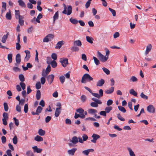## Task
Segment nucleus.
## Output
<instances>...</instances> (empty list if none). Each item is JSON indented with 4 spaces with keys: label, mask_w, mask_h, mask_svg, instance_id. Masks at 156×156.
<instances>
[{
    "label": "nucleus",
    "mask_w": 156,
    "mask_h": 156,
    "mask_svg": "<svg viewBox=\"0 0 156 156\" xmlns=\"http://www.w3.org/2000/svg\"><path fill=\"white\" fill-rule=\"evenodd\" d=\"M93 78L88 73L85 74L82 77L81 82L82 83H85L87 82H90L92 81Z\"/></svg>",
    "instance_id": "f257e3e1"
},
{
    "label": "nucleus",
    "mask_w": 156,
    "mask_h": 156,
    "mask_svg": "<svg viewBox=\"0 0 156 156\" xmlns=\"http://www.w3.org/2000/svg\"><path fill=\"white\" fill-rule=\"evenodd\" d=\"M64 7V10L62 11V13L65 14H67V15H70L72 12V7L71 5H69L68 6L67 9V12L66 8V5L63 4Z\"/></svg>",
    "instance_id": "f03ea898"
},
{
    "label": "nucleus",
    "mask_w": 156,
    "mask_h": 156,
    "mask_svg": "<svg viewBox=\"0 0 156 156\" xmlns=\"http://www.w3.org/2000/svg\"><path fill=\"white\" fill-rule=\"evenodd\" d=\"M97 54V57L101 62H105L108 60V57L104 56L100 52L98 51Z\"/></svg>",
    "instance_id": "7ed1b4c3"
},
{
    "label": "nucleus",
    "mask_w": 156,
    "mask_h": 156,
    "mask_svg": "<svg viewBox=\"0 0 156 156\" xmlns=\"http://www.w3.org/2000/svg\"><path fill=\"white\" fill-rule=\"evenodd\" d=\"M59 61L64 67H66L68 64V59L66 58H61L60 59Z\"/></svg>",
    "instance_id": "20e7f679"
},
{
    "label": "nucleus",
    "mask_w": 156,
    "mask_h": 156,
    "mask_svg": "<svg viewBox=\"0 0 156 156\" xmlns=\"http://www.w3.org/2000/svg\"><path fill=\"white\" fill-rule=\"evenodd\" d=\"M83 139L81 137H78L79 142L81 143H83L84 141H86L88 138V136L86 134H83L82 136Z\"/></svg>",
    "instance_id": "39448f33"
},
{
    "label": "nucleus",
    "mask_w": 156,
    "mask_h": 156,
    "mask_svg": "<svg viewBox=\"0 0 156 156\" xmlns=\"http://www.w3.org/2000/svg\"><path fill=\"white\" fill-rule=\"evenodd\" d=\"M92 137L93 139L91 140V141L94 143L96 142V140L100 138V136L94 133L92 136Z\"/></svg>",
    "instance_id": "423d86ee"
},
{
    "label": "nucleus",
    "mask_w": 156,
    "mask_h": 156,
    "mask_svg": "<svg viewBox=\"0 0 156 156\" xmlns=\"http://www.w3.org/2000/svg\"><path fill=\"white\" fill-rule=\"evenodd\" d=\"M147 110L149 112L151 113H154L155 112V109L153 106L150 105L147 106Z\"/></svg>",
    "instance_id": "0eeeda50"
},
{
    "label": "nucleus",
    "mask_w": 156,
    "mask_h": 156,
    "mask_svg": "<svg viewBox=\"0 0 156 156\" xmlns=\"http://www.w3.org/2000/svg\"><path fill=\"white\" fill-rule=\"evenodd\" d=\"M77 112L79 113L81 116V118L84 119L85 118V116L84 114V110L82 108H79L76 110Z\"/></svg>",
    "instance_id": "6e6552de"
},
{
    "label": "nucleus",
    "mask_w": 156,
    "mask_h": 156,
    "mask_svg": "<svg viewBox=\"0 0 156 156\" xmlns=\"http://www.w3.org/2000/svg\"><path fill=\"white\" fill-rule=\"evenodd\" d=\"M54 77V75L53 74L49 75L48 76L47 80L50 84H51L53 82Z\"/></svg>",
    "instance_id": "1a4fd4ad"
},
{
    "label": "nucleus",
    "mask_w": 156,
    "mask_h": 156,
    "mask_svg": "<svg viewBox=\"0 0 156 156\" xmlns=\"http://www.w3.org/2000/svg\"><path fill=\"white\" fill-rule=\"evenodd\" d=\"M152 48V45L151 44H148L146 47V50L145 52V55H147L150 52Z\"/></svg>",
    "instance_id": "9d476101"
},
{
    "label": "nucleus",
    "mask_w": 156,
    "mask_h": 156,
    "mask_svg": "<svg viewBox=\"0 0 156 156\" xmlns=\"http://www.w3.org/2000/svg\"><path fill=\"white\" fill-rule=\"evenodd\" d=\"M25 52L26 53V56L24 58V61L25 62H27L30 58V51L28 50H25Z\"/></svg>",
    "instance_id": "9b49d317"
},
{
    "label": "nucleus",
    "mask_w": 156,
    "mask_h": 156,
    "mask_svg": "<svg viewBox=\"0 0 156 156\" xmlns=\"http://www.w3.org/2000/svg\"><path fill=\"white\" fill-rule=\"evenodd\" d=\"M70 141L73 144H76L79 142L78 138L76 136H74L72 138Z\"/></svg>",
    "instance_id": "f8f14e48"
},
{
    "label": "nucleus",
    "mask_w": 156,
    "mask_h": 156,
    "mask_svg": "<svg viewBox=\"0 0 156 156\" xmlns=\"http://www.w3.org/2000/svg\"><path fill=\"white\" fill-rule=\"evenodd\" d=\"M127 149L129 153L130 156H136L135 154L131 147H128Z\"/></svg>",
    "instance_id": "ddd939ff"
},
{
    "label": "nucleus",
    "mask_w": 156,
    "mask_h": 156,
    "mask_svg": "<svg viewBox=\"0 0 156 156\" xmlns=\"http://www.w3.org/2000/svg\"><path fill=\"white\" fill-rule=\"evenodd\" d=\"M64 42L63 41H58L57 44L55 48L56 49H60L62 45L64 44Z\"/></svg>",
    "instance_id": "4468645a"
},
{
    "label": "nucleus",
    "mask_w": 156,
    "mask_h": 156,
    "mask_svg": "<svg viewBox=\"0 0 156 156\" xmlns=\"http://www.w3.org/2000/svg\"><path fill=\"white\" fill-rule=\"evenodd\" d=\"M94 151V150L92 149H89L83 151L82 153L86 156H87L90 152H93Z\"/></svg>",
    "instance_id": "2eb2a0df"
},
{
    "label": "nucleus",
    "mask_w": 156,
    "mask_h": 156,
    "mask_svg": "<svg viewBox=\"0 0 156 156\" xmlns=\"http://www.w3.org/2000/svg\"><path fill=\"white\" fill-rule=\"evenodd\" d=\"M105 83V80L103 79H101L97 82L96 85L97 86L101 87Z\"/></svg>",
    "instance_id": "dca6fc26"
},
{
    "label": "nucleus",
    "mask_w": 156,
    "mask_h": 156,
    "mask_svg": "<svg viewBox=\"0 0 156 156\" xmlns=\"http://www.w3.org/2000/svg\"><path fill=\"white\" fill-rule=\"evenodd\" d=\"M76 150V148H73L71 150H69L67 152L69 155L73 156L74 155L75 152Z\"/></svg>",
    "instance_id": "f3484780"
},
{
    "label": "nucleus",
    "mask_w": 156,
    "mask_h": 156,
    "mask_svg": "<svg viewBox=\"0 0 156 156\" xmlns=\"http://www.w3.org/2000/svg\"><path fill=\"white\" fill-rule=\"evenodd\" d=\"M114 87H112L106 90L105 91V93L107 94H112L114 91Z\"/></svg>",
    "instance_id": "a211bd4d"
},
{
    "label": "nucleus",
    "mask_w": 156,
    "mask_h": 156,
    "mask_svg": "<svg viewBox=\"0 0 156 156\" xmlns=\"http://www.w3.org/2000/svg\"><path fill=\"white\" fill-rule=\"evenodd\" d=\"M16 60L18 64H20L21 61V56L20 54H17L16 57Z\"/></svg>",
    "instance_id": "6ab92c4d"
},
{
    "label": "nucleus",
    "mask_w": 156,
    "mask_h": 156,
    "mask_svg": "<svg viewBox=\"0 0 156 156\" xmlns=\"http://www.w3.org/2000/svg\"><path fill=\"white\" fill-rule=\"evenodd\" d=\"M89 114L91 115H94L97 112V110L94 109H90L88 110Z\"/></svg>",
    "instance_id": "aec40b11"
},
{
    "label": "nucleus",
    "mask_w": 156,
    "mask_h": 156,
    "mask_svg": "<svg viewBox=\"0 0 156 156\" xmlns=\"http://www.w3.org/2000/svg\"><path fill=\"white\" fill-rule=\"evenodd\" d=\"M33 149L34 150V151L38 153H41L42 150V149L38 148L37 146H35L32 147Z\"/></svg>",
    "instance_id": "412c9836"
},
{
    "label": "nucleus",
    "mask_w": 156,
    "mask_h": 156,
    "mask_svg": "<svg viewBox=\"0 0 156 156\" xmlns=\"http://www.w3.org/2000/svg\"><path fill=\"white\" fill-rule=\"evenodd\" d=\"M61 110L60 108H56L55 111V117H58L61 113Z\"/></svg>",
    "instance_id": "4be33fe9"
},
{
    "label": "nucleus",
    "mask_w": 156,
    "mask_h": 156,
    "mask_svg": "<svg viewBox=\"0 0 156 156\" xmlns=\"http://www.w3.org/2000/svg\"><path fill=\"white\" fill-rule=\"evenodd\" d=\"M34 140L37 142H40L43 140V138L39 135H37L34 137Z\"/></svg>",
    "instance_id": "5701e85b"
},
{
    "label": "nucleus",
    "mask_w": 156,
    "mask_h": 156,
    "mask_svg": "<svg viewBox=\"0 0 156 156\" xmlns=\"http://www.w3.org/2000/svg\"><path fill=\"white\" fill-rule=\"evenodd\" d=\"M15 16L16 18V19H18V18L21 17V19H23V17L22 16H21L20 15V12L19 10H15Z\"/></svg>",
    "instance_id": "b1692460"
},
{
    "label": "nucleus",
    "mask_w": 156,
    "mask_h": 156,
    "mask_svg": "<svg viewBox=\"0 0 156 156\" xmlns=\"http://www.w3.org/2000/svg\"><path fill=\"white\" fill-rule=\"evenodd\" d=\"M9 35V33H7V34L6 35H4L3 36L2 39V42L3 43H5L8 38V36Z\"/></svg>",
    "instance_id": "393cba45"
},
{
    "label": "nucleus",
    "mask_w": 156,
    "mask_h": 156,
    "mask_svg": "<svg viewBox=\"0 0 156 156\" xmlns=\"http://www.w3.org/2000/svg\"><path fill=\"white\" fill-rule=\"evenodd\" d=\"M18 2L19 5L21 7L25 8L26 7V4L22 0H19Z\"/></svg>",
    "instance_id": "a878e982"
},
{
    "label": "nucleus",
    "mask_w": 156,
    "mask_h": 156,
    "mask_svg": "<svg viewBox=\"0 0 156 156\" xmlns=\"http://www.w3.org/2000/svg\"><path fill=\"white\" fill-rule=\"evenodd\" d=\"M2 12H4L6 10V4L4 2H2Z\"/></svg>",
    "instance_id": "bb28decb"
},
{
    "label": "nucleus",
    "mask_w": 156,
    "mask_h": 156,
    "mask_svg": "<svg viewBox=\"0 0 156 156\" xmlns=\"http://www.w3.org/2000/svg\"><path fill=\"white\" fill-rule=\"evenodd\" d=\"M86 40L87 41L90 43V44H92L93 42L92 41L94 40L93 39L90 37L89 36H87L86 37Z\"/></svg>",
    "instance_id": "cd10ccee"
},
{
    "label": "nucleus",
    "mask_w": 156,
    "mask_h": 156,
    "mask_svg": "<svg viewBox=\"0 0 156 156\" xmlns=\"http://www.w3.org/2000/svg\"><path fill=\"white\" fill-rule=\"evenodd\" d=\"M41 97V93L40 90H37L36 94V98L37 100H39L40 99Z\"/></svg>",
    "instance_id": "c85d7f7f"
},
{
    "label": "nucleus",
    "mask_w": 156,
    "mask_h": 156,
    "mask_svg": "<svg viewBox=\"0 0 156 156\" xmlns=\"http://www.w3.org/2000/svg\"><path fill=\"white\" fill-rule=\"evenodd\" d=\"M45 131L41 129H39L38 131V134L41 136H43L45 134Z\"/></svg>",
    "instance_id": "c756f323"
},
{
    "label": "nucleus",
    "mask_w": 156,
    "mask_h": 156,
    "mask_svg": "<svg viewBox=\"0 0 156 156\" xmlns=\"http://www.w3.org/2000/svg\"><path fill=\"white\" fill-rule=\"evenodd\" d=\"M5 17L7 20H10L12 18V16L10 11L7 13Z\"/></svg>",
    "instance_id": "7c9ffc66"
},
{
    "label": "nucleus",
    "mask_w": 156,
    "mask_h": 156,
    "mask_svg": "<svg viewBox=\"0 0 156 156\" xmlns=\"http://www.w3.org/2000/svg\"><path fill=\"white\" fill-rule=\"evenodd\" d=\"M74 44L78 46H81L82 45V44L81 41L80 40H78L74 41Z\"/></svg>",
    "instance_id": "2f4dec72"
},
{
    "label": "nucleus",
    "mask_w": 156,
    "mask_h": 156,
    "mask_svg": "<svg viewBox=\"0 0 156 156\" xmlns=\"http://www.w3.org/2000/svg\"><path fill=\"white\" fill-rule=\"evenodd\" d=\"M129 93L130 94L133 95L134 96H136L137 94L133 89H132L129 90Z\"/></svg>",
    "instance_id": "473e14b6"
},
{
    "label": "nucleus",
    "mask_w": 156,
    "mask_h": 156,
    "mask_svg": "<svg viewBox=\"0 0 156 156\" xmlns=\"http://www.w3.org/2000/svg\"><path fill=\"white\" fill-rule=\"evenodd\" d=\"M42 17V14L41 13H39L36 19V21L38 23H40V19H41Z\"/></svg>",
    "instance_id": "72a5a7b5"
},
{
    "label": "nucleus",
    "mask_w": 156,
    "mask_h": 156,
    "mask_svg": "<svg viewBox=\"0 0 156 156\" xmlns=\"http://www.w3.org/2000/svg\"><path fill=\"white\" fill-rule=\"evenodd\" d=\"M112 109V107L111 106L106 107L105 109V111L106 113H109Z\"/></svg>",
    "instance_id": "f704fd0d"
},
{
    "label": "nucleus",
    "mask_w": 156,
    "mask_h": 156,
    "mask_svg": "<svg viewBox=\"0 0 156 156\" xmlns=\"http://www.w3.org/2000/svg\"><path fill=\"white\" fill-rule=\"evenodd\" d=\"M51 66L53 68H55L57 66V64L56 62L54 60H53L51 62Z\"/></svg>",
    "instance_id": "c9c22d12"
},
{
    "label": "nucleus",
    "mask_w": 156,
    "mask_h": 156,
    "mask_svg": "<svg viewBox=\"0 0 156 156\" xmlns=\"http://www.w3.org/2000/svg\"><path fill=\"white\" fill-rule=\"evenodd\" d=\"M93 59L95 64L97 65H98L100 64V61L98 59L94 56L93 57Z\"/></svg>",
    "instance_id": "e433bc0d"
},
{
    "label": "nucleus",
    "mask_w": 156,
    "mask_h": 156,
    "mask_svg": "<svg viewBox=\"0 0 156 156\" xmlns=\"http://www.w3.org/2000/svg\"><path fill=\"white\" fill-rule=\"evenodd\" d=\"M118 108L119 110L123 113H125L126 112V110L125 108L122 106H118Z\"/></svg>",
    "instance_id": "4c0bfd02"
},
{
    "label": "nucleus",
    "mask_w": 156,
    "mask_h": 156,
    "mask_svg": "<svg viewBox=\"0 0 156 156\" xmlns=\"http://www.w3.org/2000/svg\"><path fill=\"white\" fill-rule=\"evenodd\" d=\"M70 21L73 24H76L78 21L75 19H73L71 18L69 19Z\"/></svg>",
    "instance_id": "58836bf2"
},
{
    "label": "nucleus",
    "mask_w": 156,
    "mask_h": 156,
    "mask_svg": "<svg viewBox=\"0 0 156 156\" xmlns=\"http://www.w3.org/2000/svg\"><path fill=\"white\" fill-rule=\"evenodd\" d=\"M92 100L94 101V102L98 103L99 104H102L101 101L100 100L97 98H93Z\"/></svg>",
    "instance_id": "ea45409f"
},
{
    "label": "nucleus",
    "mask_w": 156,
    "mask_h": 156,
    "mask_svg": "<svg viewBox=\"0 0 156 156\" xmlns=\"http://www.w3.org/2000/svg\"><path fill=\"white\" fill-rule=\"evenodd\" d=\"M48 38L49 41H51L52 39H53L54 37V35L52 34H49L46 36Z\"/></svg>",
    "instance_id": "a19ab883"
},
{
    "label": "nucleus",
    "mask_w": 156,
    "mask_h": 156,
    "mask_svg": "<svg viewBox=\"0 0 156 156\" xmlns=\"http://www.w3.org/2000/svg\"><path fill=\"white\" fill-rule=\"evenodd\" d=\"M8 59L9 63H11L12 61V54H10L8 55Z\"/></svg>",
    "instance_id": "79ce46f5"
},
{
    "label": "nucleus",
    "mask_w": 156,
    "mask_h": 156,
    "mask_svg": "<svg viewBox=\"0 0 156 156\" xmlns=\"http://www.w3.org/2000/svg\"><path fill=\"white\" fill-rule=\"evenodd\" d=\"M58 17V11L55 12L53 16V21H55L57 19Z\"/></svg>",
    "instance_id": "37998d69"
},
{
    "label": "nucleus",
    "mask_w": 156,
    "mask_h": 156,
    "mask_svg": "<svg viewBox=\"0 0 156 156\" xmlns=\"http://www.w3.org/2000/svg\"><path fill=\"white\" fill-rule=\"evenodd\" d=\"M42 110V108L40 106H38L36 110V112L38 113V114L39 115L41 112Z\"/></svg>",
    "instance_id": "c03bdc74"
},
{
    "label": "nucleus",
    "mask_w": 156,
    "mask_h": 156,
    "mask_svg": "<svg viewBox=\"0 0 156 156\" xmlns=\"http://www.w3.org/2000/svg\"><path fill=\"white\" fill-rule=\"evenodd\" d=\"M12 141L13 143L16 144L17 143L18 140H17V137L16 136H15L12 139Z\"/></svg>",
    "instance_id": "a18cd8bd"
},
{
    "label": "nucleus",
    "mask_w": 156,
    "mask_h": 156,
    "mask_svg": "<svg viewBox=\"0 0 156 156\" xmlns=\"http://www.w3.org/2000/svg\"><path fill=\"white\" fill-rule=\"evenodd\" d=\"M19 78L20 80L22 82L24 81L25 78L23 74H20L19 75Z\"/></svg>",
    "instance_id": "49530a36"
},
{
    "label": "nucleus",
    "mask_w": 156,
    "mask_h": 156,
    "mask_svg": "<svg viewBox=\"0 0 156 156\" xmlns=\"http://www.w3.org/2000/svg\"><path fill=\"white\" fill-rule=\"evenodd\" d=\"M65 77L63 76H61L59 77V80L61 83L63 84L65 81Z\"/></svg>",
    "instance_id": "de8ad7c7"
},
{
    "label": "nucleus",
    "mask_w": 156,
    "mask_h": 156,
    "mask_svg": "<svg viewBox=\"0 0 156 156\" xmlns=\"http://www.w3.org/2000/svg\"><path fill=\"white\" fill-rule=\"evenodd\" d=\"M36 88L37 89H39L41 87V84L40 82H38L35 85Z\"/></svg>",
    "instance_id": "09e8293b"
},
{
    "label": "nucleus",
    "mask_w": 156,
    "mask_h": 156,
    "mask_svg": "<svg viewBox=\"0 0 156 156\" xmlns=\"http://www.w3.org/2000/svg\"><path fill=\"white\" fill-rule=\"evenodd\" d=\"M51 70V66L50 65H48L46 69L45 72L47 73V74H48L50 72Z\"/></svg>",
    "instance_id": "8fccbe9b"
},
{
    "label": "nucleus",
    "mask_w": 156,
    "mask_h": 156,
    "mask_svg": "<svg viewBox=\"0 0 156 156\" xmlns=\"http://www.w3.org/2000/svg\"><path fill=\"white\" fill-rule=\"evenodd\" d=\"M141 98L147 100L148 99V97L145 95L143 92H142L140 95Z\"/></svg>",
    "instance_id": "3c124183"
},
{
    "label": "nucleus",
    "mask_w": 156,
    "mask_h": 156,
    "mask_svg": "<svg viewBox=\"0 0 156 156\" xmlns=\"http://www.w3.org/2000/svg\"><path fill=\"white\" fill-rule=\"evenodd\" d=\"M102 69L104 72L105 73L107 74L108 75L110 73V71L107 69L105 68H103Z\"/></svg>",
    "instance_id": "603ef678"
},
{
    "label": "nucleus",
    "mask_w": 156,
    "mask_h": 156,
    "mask_svg": "<svg viewBox=\"0 0 156 156\" xmlns=\"http://www.w3.org/2000/svg\"><path fill=\"white\" fill-rule=\"evenodd\" d=\"M117 117L121 121H124L125 120L124 118L122 117L120 114H117Z\"/></svg>",
    "instance_id": "864d4df0"
},
{
    "label": "nucleus",
    "mask_w": 156,
    "mask_h": 156,
    "mask_svg": "<svg viewBox=\"0 0 156 156\" xmlns=\"http://www.w3.org/2000/svg\"><path fill=\"white\" fill-rule=\"evenodd\" d=\"M98 103L95 102H92L90 103V105L93 107H97L98 106Z\"/></svg>",
    "instance_id": "5fc2aeb1"
},
{
    "label": "nucleus",
    "mask_w": 156,
    "mask_h": 156,
    "mask_svg": "<svg viewBox=\"0 0 156 156\" xmlns=\"http://www.w3.org/2000/svg\"><path fill=\"white\" fill-rule=\"evenodd\" d=\"M4 109L5 112H7L9 109V107L7 103H4L3 104Z\"/></svg>",
    "instance_id": "6e6d98bb"
},
{
    "label": "nucleus",
    "mask_w": 156,
    "mask_h": 156,
    "mask_svg": "<svg viewBox=\"0 0 156 156\" xmlns=\"http://www.w3.org/2000/svg\"><path fill=\"white\" fill-rule=\"evenodd\" d=\"M28 105L27 104H26L24 105V111L25 113L27 112L28 110Z\"/></svg>",
    "instance_id": "4d7b16f0"
},
{
    "label": "nucleus",
    "mask_w": 156,
    "mask_h": 156,
    "mask_svg": "<svg viewBox=\"0 0 156 156\" xmlns=\"http://www.w3.org/2000/svg\"><path fill=\"white\" fill-rule=\"evenodd\" d=\"M16 110L17 112H21V107L19 105H17L16 106Z\"/></svg>",
    "instance_id": "13d9d810"
},
{
    "label": "nucleus",
    "mask_w": 156,
    "mask_h": 156,
    "mask_svg": "<svg viewBox=\"0 0 156 156\" xmlns=\"http://www.w3.org/2000/svg\"><path fill=\"white\" fill-rule=\"evenodd\" d=\"M109 10L112 12L113 16H116V12L114 9L109 8Z\"/></svg>",
    "instance_id": "bf43d9fd"
},
{
    "label": "nucleus",
    "mask_w": 156,
    "mask_h": 156,
    "mask_svg": "<svg viewBox=\"0 0 156 156\" xmlns=\"http://www.w3.org/2000/svg\"><path fill=\"white\" fill-rule=\"evenodd\" d=\"M26 155L27 156H34V155L33 152L30 151H27L26 153Z\"/></svg>",
    "instance_id": "052dcab7"
},
{
    "label": "nucleus",
    "mask_w": 156,
    "mask_h": 156,
    "mask_svg": "<svg viewBox=\"0 0 156 156\" xmlns=\"http://www.w3.org/2000/svg\"><path fill=\"white\" fill-rule=\"evenodd\" d=\"M51 58L54 60H55L57 59V56L56 54L55 53H52L51 55Z\"/></svg>",
    "instance_id": "680f3d73"
},
{
    "label": "nucleus",
    "mask_w": 156,
    "mask_h": 156,
    "mask_svg": "<svg viewBox=\"0 0 156 156\" xmlns=\"http://www.w3.org/2000/svg\"><path fill=\"white\" fill-rule=\"evenodd\" d=\"M71 50L73 51H78L79 50V48L77 47L73 46L71 47Z\"/></svg>",
    "instance_id": "e2e57ef3"
},
{
    "label": "nucleus",
    "mask_w": 156,
    "mask_h": 156,
    "mask_svg": "<svg viewBox=\"0 0 156 156\" xmlns=\"http://www.w3.org/2000/svg\"><path fill=\"white\" fill-rule=\"evenodd\" d=\"M19 23L21 26H23L24 24V21L21 19V17L18 18Z\"/></svg>",
    "instance_id": "0e129e2a"
},
{
    "label": "nucleus",
    "mask_w": 156,
    "mask_h": 156,
    "mask_svg": "<svg viewBox=\"0 0 156 156\" xmlns=\"http://www.w3.org/2000/svg\"><path fill=\"white\" fill-rule=\"evenodd\" d=\"M113 103V101L111 99H109L108 100L107 103V105L108 106H110Z\"/></svg>",
    "instance_id": "69168bd1"
},
{
    "label": "nucleus",
    "mask_w": 156,
    "mask_h": 156,
    "mask_svg": "<svg viewBox=\"0 0 156 156\" xmlns=\"http://www.w3.org/2000/svg\"><path fill=\"white\" fill-rule=\"evenodd\" d=\"M19 105H21L22 106L23 105L25 102V99H22L20 101H19Z\"/></svg>",
    "instance_id": "338daca9"
},
{
    "label": "nucleus",
    "mask_w": 156,
    "mask_h": 156,
    "mask_svg": "<svg viewBox=\"0 0 156 156\" xmlns=\"http://www.w3.org/2000/svg\"><path fill=\"white\" fill-rule=\"evenodd\" d=\"M20 84L23 90H24L25 89L26 85L23 82H21L20 83Z\"/></svg>",
    "instance_id": "774afa93"
}]
</instances>
